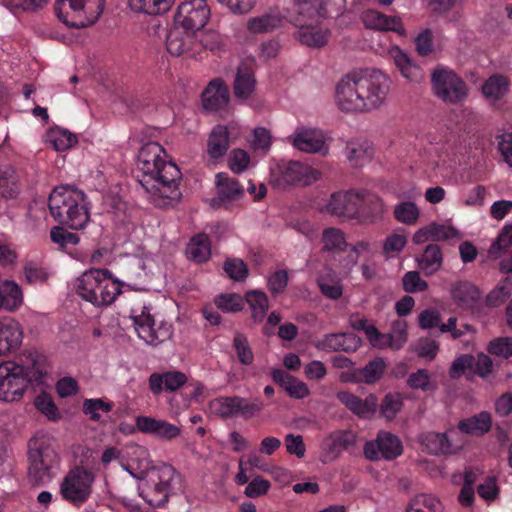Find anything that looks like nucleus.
Segmentation results:
<instances>
[{"label": "nucleus", "mask_w": 512, "mask_h": 512, "mask_svg": "<svg viewBox=\"0 0 512 512\" xmlns=\"http://www.w3.org/2000/svg\"><path fill=\"white\" fill-rule=\"evenodd\" d=\"M390 79L378 69L352 72L336 87V101L345 112H366L378 108L385 100Z\"/></svg>", "instance_id": "f257e3e1"}, {"label": "nucleus", "mask_w": 512, "mask_h": 512, "mask_svg": "<svg viewBox=\"0 0 512 512\" xmlns=\"http://www.w3.org/2000/svg\"><path fill=\"white\" fill-rule=\"evenodd\" d=\"M137 168L142 173L139 183L146 192L162 199L179 198L181 172L174 163L166 161V152L159 143L148 142L140 148Z\"/></svg>", "instance_id": "f03ea898"}, {"label": "nucleus", "mask_w": 512, "mask_h": 512, "mask_svg": "<svg viewBox=\"0 0 512 512\" xmlns=\"http://www.w3.org/2000/svg\"><path fill=\"white\" fill-rule=\"evenodd\" d=\"M6 361L0 364V399L6 402L19 400L25 389L31 385L39 387L44 383L45 372L34 357Z\"/></svg>", "instance_id": "7ed1b4c3"}, {"label": "nucleus", "mask_w": 512, "mask_h": 512, "mask_svg": "<svg viewBox=\"0 0 512 512\" xmlns=\"http://www.w3.org/2000/svg\"><path fill=\"white\" fill-rule=\"evenodd\" d=\"M48 207L54 220L70 229H82L89 221L85 194L76 188H55L49 196Z\"/></svg>", "instance_id": "20e7f679"}, {"label": "nucleus", "mask_w": 512, "mask_h": 512, "mask_svg": "<svg viewBox=\"0 0 512 512\" xmlns=\"http://www.w3.org/2000/svg\"><path fill=\"white\" fill-rule=\"evenodd\" d=\"M75 289L79 297L94 306H107L121 293V283L108 269L92 268L76 279Z\"/></svg>", "instance_id": "39448f33"}, {"label": "nucleus", "mask_w": 512, "mask_h": 512, "mask_svg": "<svg viewBox=\"0 0 512 512\" xmlns=\"http://www.w3.org/2000/svg\"><path fill=\"white\" fill-rule=\"evenodd\" d=\"M28 477L36 486L49 483L53 477V469L59 463L54 447V440L44 434L36 435L28 442Z\"/></svg>", "instance_id": "423d86ee"}, {"label": "nucleus", "mask_w": 512, "mask_h": 512, "mask_svg": "<svg viewBox=\"0 0 512 512\" xmlns=\"http://www.w3.org/2000/svg\"><path fill=\"white\" fill-rule=\"evenodd\" d=\"M104 0H56L58 19L71 28H85L94 24L104 9Z\"/></svg>", "instance_id": "0eeeda50"}, {"label": "nucleus", "mask_w": 512, "mask_h": 512, "mask_svg": "<svg viewBox=\"0 0 512 512\" xmlns=\"http://www.w3.org/2000/svg\"><path fill=\"white\" fill-rule=\"evenodd\" d=\"M93 482V474L84 467L77 466L64 476L59 493L64 501L79 508L90 498Z\"/></svg>", "instance_id": "6e6552de"}, {"label": "nucleus", "mask_w": 512, "mask_h": 512, "mask_svg": "<svg viewBox=\"0 0 512 512\" xmlns=\"http://www.w3.org/2000/svg\"><path fill=\"white\" fill-rule=\"evenodd\" d=\"M263 407L264 403L260 398L248 399L240 396H220L209 402L210 411L223 420L238 417L248 420Z\"/></svg>", "instance_id": "1a4fd4ad"}, {"label": "nucleus", "mask_w": 512, "mask_h": 512, "mask_svg": "<svg viewBox=\"0 0 512 512\" xmlns=\"http://www.w3.org/2000/svg\"><path fill=\"white\" fill-rule=\"evenodd\" d=\"M271 177L275 186L286 189L296 185H311L319 179L320 172L299 161L281 160L271 169Z\"/></svg>", "instance_id": "9d476101"}, {"label": "nucleus", "mask_w": 512, "mask_h": 512, "mask_svg": "<svg viewBox=\"0 0 512 512\" xmlns=\"http://www.w3.org/2000/svg\"><path fill=\"white\" fill-rule=\"evenodd\" d=\"M431 84L434 94L443 102L458 104L468 94L466 83L453 70L439 67L432 72Z\"/></svg>", "instance_id": "9b49d317"}, {"label": "nucleus", "mask_w": 512, "mask_h": 512, "mask_svg": "<svg viewBox=\"0 0 512 512\" xmlns=\"http://www.w3.org/2000/svg\"><path fill=\"white\" fill-rule=\"evenodd\" d=\"M133 313H136L133 310ZM137 335L147 344L157 346L171 338L173 335V326L168 322H160L156 327L155 319L150 313V309L143 306L139 314L131 316Z\"/></svg>", "instance_id": "f8f14e48"}, {"label": "nucleus", "mask_w": 512, "mask_h": 512, "mask_svg": "<svg viewBox=\"0 0 512 512\" xmlns=\"http://www.w3.org/2000/svg\"><path fill=\"white\" fill-rule=\"evenodd\" d=\"M209 16L210 9L205 0H188L178 6L174 24L197 34L204 28Z\"/></svg>", "instance_id": "ddd939ff"}, {"label": "nucleus", "mask_w": 512, "mask_h": 512, "mask_svg": "<svg viewBox=\"0 0 512 512\" xmlns=\"http://www.w3.org/2000/svg\"><path fill=\"white\" fill-rule=\"evenodd\" d=\"M179 483L180 475L171 465L165 464L159 469L158 481L145 500L153 507H164L170 495L175 494L180 488L177 487Z\"/></svg>", "instance_id": "4468645a"}, {"label": "nucleus", "mask_w": 512, "mask_h": 512, "mask_svg": "<svg viewBox=\"0 0 512 512\" xmlns=\"http://www.w3.org/2000/svg\"><path fill=\"white\" fill-rule=\"evenodd\" d=\"M402 451L401 440L387 431H380L375 440L368 441L364 445V455L371 461L394 460L402 454Z\"/></svg>", "instance_id": "2eb2a0df"}, {"label": "nucleus", "mask_w": 512, "mask_h": 512, "mask_svg": "<svg viewBox=\"0 0 512 512\" xmlns=\"http://www.w3.org/2000/svg\"><path fill=\"white\" fill-rule=\"evenodd\" d=\"M288 139L294 148L306 153L326 155L329 151L325 135L319 129L304 126L297 127Z\"/></svg>", "instance_id": "dca6fc26"}, {"label": "nucleus", "mask_w": 512, "mask_h": 512, "mask_svg": "<svg viewBox=\"0 0 512 512\" xmlns=\"http://www.w3.org/2000/svg\"><path fill=\"white\" fill-rule=\"evenodd\" d=\"M216 195L211 200L214 208L228 209L244 195V187L238 180L220 172L215 176Z\"/></svg>", "instance_id": "f3484780"}, {"label": "nucleus", "mask_w": 512, "mask_h": 512, "mask_svg": "<svg viewBox=\"0 0 512 512\" xmlns=\"http://www.w3.org/2000/svg\"><path fill=\"white\" fill-rule=\"evenodd\" d=\"M356 436L351 430H335L324 438L321 444V461L331 462L340 457L342 452L355 445Z\"/></svg>", "instance_id": "a211bd4d"}, {"label": "nucleus", "mask_w": 512, "mask_h": 512, "mask_svg": "<svg viewBox=\"0 0 512 512\" xmlns=\"http://www.w3.org/2000/svg\"><path fill=\"white\" fill-rule=\"evenodd\" d=\"M196 36L197 34H194V32L174 24L166 38L167 51L172 56L187 55L195 58L194 44L196 43Z\"/></svg>", "instance_id": "6ab92c4d"}, {"label": "nucleus", "mask_w": 512, "mask_h": 512, "mask_svg": "<svg viewBox=\"0 0 512 512\" xmlns=\"http://www.w3.org/2000/svg\"><path fill=\"white\" fill-rule=\"evenodd\" d=\"M359 199V191L333 193L327 204V210L339 217L356 218L359 213Z\"/></svg>", "instance_id": "aec40b11"}, {"label": "nucleus", "mask_w": 512, "mask_h": 512, "mask_svg": "<svg viewBox=\"0 0 512 512\" xmlns=\"http://www.w3.org/2000/svg\"><path fill=\"white\" fill-rule=\"evenodd\" d=\"M136 429L167 441L180 435V428L176 425L149 416H138L136 418Z\"/></svg>", "instance_id": "412c9836"}, {"label": "nucleus", "mask_w": 512, "mask_h": 512, "mask_svg": "<svg viewBox=\"0 0 512 512\" xmlns=\"http://www.w3.org/2000/svg\"><path fill=\"white\" fill-rule=\"evenodd\" d=\"M187 382V376L181 371L154 372L148 378L149 389L153 395L158 396L163 390L174 392Z\"/></svg>", "instance_id": "4be33fe9"}, {"label": "nucleus", "mask_w": 512, "mask_h": 512, "mask_svg": "<svg viewBox=\"0 0 512 512\" xmlns=\"http://www.w3.org/2000/svg\"><path fill=\"white\" fill-rule=\"evenodd\" d=\"M345 4L346 0H297L296 10L300 15L307 10L310 15L336 17L342 13Z\"/></svg>", "instance_id": "5701e85b"}, {"label": "nucleus", "mask_w": 512, "mask_h": 512, "mask_svg": "<svg viewBox=\"0 0 512 512\" xmlns=\"http://www.w3.org/2000/svg\"><path fill=\"white\" fill-rule=\"evenodd\" d=\"M455 435H457L456 429H451L448 433L428 432L423 442L430 454H453L462 447V443L454 442Z\"/></svg>", "instance_id": "b1692460"}, {"label": "nucleus", "mask_w": 512, "mask_h": 512, "mask_svg": "<svg viewBox=\"0 0 512 512\" xmlns=\"http://www.w3.org/2000/svg\"><path fill=\"white\" fill-rule=\"evenodd\" d=\"M337 399L352 413L361 418H369L376 412L378 405L376 396L370 394L364 400L348 392L340 391Z\"/></svg>", "instance_id": "393cba45"}, {"label": "nucleus", "mask_w": 512, "mask_h": 512, "mask_svg": "<svg viewBox=\"0 0 512 512\" xmlns=\"http://www.w3.org/2000/svg\"><path fill=\"white\" fill-rule=\"evenodd\" d=\"M230 99L228 87L222 79H213L202 93L205 109L217 111L224 108Z\"/></svg>", "instance_id": "a878e982"}, {"label": "nucleus", "mask_w": 512, "mask_h": 512, "mask_svg": "<svg viewBox=\"0 0 512 512\" xmlns=\"http://www.w3.org/2000/svg\"><path fill=\"white\" fill-rule=\"evenodd\" d=\"M294 25L298 27L296 38L301 44L313 48H321L327 44L330 35L328 29L312 23H303L299 19L296 20Z\"/></svg>", "instance_id": "bb28decb"}, {"label": "nucleus", "mask_w": 512, "mask_h": 512, "mask_svg": "<svg viewBox=\"0 0 512 512\" xmlns=\"http://www.w3.org/2000/svg\"><path fill=\"white\" fill-rule=\"evenodd\" d=\"M385 368V361L382 358H375L364 367L353 369L345 378L343 377V380L353 383L373 384L383 376Z\"/></svg>", "instance_id": "cd10ccee"}, {"label": "nucleus", "mask_w": 512, "mask_h": 512, "mask_svg": "<svg viewBox=\"0 0 512 512\" xmlns=\"http://www.w3.org/2000/svg\"><path fill=\"white\" fill-rule=\"evenodd\" d=\"M23 332L17 321L6 318L0 321V355L16 350L22 343Z\"/></svg>", "instance_id": "c85d7f7f"}, {"label": "nucleus", "mask_w": 512, "mask_h": 512, "mask_svg": "<svg viewBox=\"0 0 512 512\" xmlns=\"http://www.w3.org/2000/svg\"><path fill=\"white\" fill-rule=\"evenodd\" d=\"M458 235V231L452 226L431 223L416 231L412 240L415 244H422L429 240L448 241L457 238Z\"/></svg>", "instance_id": "c756f323"}, {"label": "nucleus", "mask_w": 512, "mask_h": 512, "mask_svg": "<svg viewBox=\"0 0 512 512\" xmlns=\"http://www.w3.org/2000/svg\"><path fill=\"white\" fill-rule=\"evenodd\" d=\"M361 338L354 333H332L327 334L321 341L322 348L332 351L355 352L361 346Z\"/></svg>", "instance_id": "7c9ffc66"}, {"label": "nucleus", "mask_w": 512, "mask_h": 512, "mask_svg": "<svg viewBox=\"0 0 512 512\" xmlns=\"http://www.w3.org/2000/svg\"><path fill=\"white\" fill-rule=\"evenodd\" d=\"M391 55L396 67L404 78L415 83H419L424 79L423 69L415 64L404 51L394 48L391 51Z\"/></svg>", "instance_id": "2f4dec72"}, {"label": "nucleus", "mask_w": 512, "mask_h": 512, "mask_svg": "<svg viewBox=\"0 0 512 512\" xmlns=\"http://www.w3.org/2000/svg\"><path fill=\"white\" fill-rule=\"evenodd\" d=\"M230 147V135L228 128L217 125L211 131L207 141V153L212 159L222 158Z\"/></svg>", "instance_id": "473e14b6"}, {"label": "nucleus", "mask_w": 512, "mask_h": 512, "mask_svg": "<svg viewBox=\"0 0 512 512\" xmlns=\"http://www.w3.org/2000/svg\"><path fill=\"white\" fill-rule=\"evenodd\" d=\"M359 198V213L356 215V218L363 217L374 221L382 216L384 205L376 194L367 190H361L359 191Z\"/></svg>", "instance_id": "72a5a7b5"}, {"label": "nucleus", "mask_w": 512, "mask_h": 512, "mask_svg": "<svg viewBox=\"0 0 512 512\" xmlns=\"http://www.w3.org/2000/svg\"><path fill=\"white\" fill-rule=\"evenodd\" d=\"M186 256L189 260L202 264L207 262L211 257V242L206 233H198L194 235L186 248Z\"/></svg>", "instance_id": "f704fd0d"}, {"label": "nucleus", "mask_w": 512, "mask_h": 512, "mask_svg": "<svg viewBox=\"0 0 512 512\" xmlns=\"http://www.w3.org/2000/svg\"><path fill=\"white\" fill-rule=\"evenodd\" d=\"M492 427L491 414L487 411H482L469 418L462 419L458 423V430L462 433L482 436L490 431Z\"/></svg>", "instance_id": "c9c22d12"}, {"label": "nucleus", "mask_w": 512, "mask_h": 512, "mask_svg": "<svg viewBox=\"0 0 512 512\" xmlns=\"http://www.w3.org/2000/svg\"><path fill=\"white\" fill-rule=\"evenodd\" d=\"M255 85L253 70L247 65L239 66L233 86L235 97L241 100L248 99L254 92Z\"/></svg>", "instance_id": "e433bc0d"}, {"label": "nucleus", "mask_w": 512, "mask_h": 512, "mask_svg": "<svg viewBox=\"0 0 512 512\" xmlns=\"http://www.w3.org/2000/svg\"><path fill=\"white\" fill-rule=\"evenodd\" d=\"M418 268L426 275L435 274L442 266L443 255L439 245L429 244L417 259Z\"/></svg>", "instance_id": "4c0bfd02"}, {"label": "nucleus", "mask_w": 512, "mask_h": 512, "mask_svg": "<svg viewBox=\"0 0 512 512\" xmlns=\"http://www.w3.org/2000/svg\"><path fill=\"white\" fill-rule=\"evenodd\" d=\"M452 299L463 308L472 307L480 298L478 288L468 281H458L451 288Z\"/></svg>", "instance_id": "58836bf2"}, {"label": "nucleus", "mask_w": 512, "mask_h": 512, "mask_svg": "<svg viewBox=\"0 0 512 512\" xmlns=\"http://www.w3.org/2000/svg\"><path fill=\"white\" fill-rule=\"evenodd\" d=\"M283 18L277 12H270L258 17L250 18L247 30L252 34H263L274 31L282 26Z\"/></svg>", "instance_id": "ea45409f"}, {"label": "nucleus", "mask_w": 512, "mask_h": 512, "mask_svg": "<svg viewBox=\"0 0 512 512\" xmlns=\"http://www.w3.org/2000/svg\"><path fill=\"white\" fill-rule=\"evenodd\" d=\"M366 28L375 30L397 31L400 21L395 17L387 16L376 10H367L362 16Z\"/></svg>", "instance_id": "a19ab883"}, {"label": "nucleus", "mask_w": 512, "mask_h": 512, "mask_svg": "<svg viewBox=\"0 0 512 512\" xmlns=\"http://www.w3.org/2000/svg\"><path fill=\"white\" fill-rule=\"evenodd\" d=\"M23 301L21 288L13 281H4L0 286V308L14 311Z\"/></svg>", "instance_id": "79ce46f5"}, {"label": "nucleus", "mask_w": 512, "mask_h": 512, "mask_svg": "<svg viewBox=\"0 0 512 512\" xmlns=\"http://www.w3.org/2000/svg\"><path fill=\"white\" fill-rule=\"evenodd\" d=\"M509 84L506 76L493 74L482 85V93L486 98L500 100L507 93Z\"/></svg>", "instance_id": "37998d69"}, {"label": "nucleus", "mask_w": 512, "mask_h": 512, "mask_svg": "<svg viewBox=\"0 0 512 512\" xmlns=\"http://www.w3.org/2000/svg\"><path fill=\"white\" fill-rule=\"evenodd\" d=\"M175 0H129L132 10L149 15H162L170 10Z\"/></svg>", "instance_id": "c03bdc74"}, {"label": "nucleus", "mask_w": 512, "mask_h": 512, "mask_svg": "<svg viewBox=\"0 0 512 512\" xmlns=\"http://www.w3.org/2000/svg\"><path fill=\"white\" fill-rule=\"evenodd\" d=\"M244 301H246L252 309L254 321H263L269 306L266 294L260 291H249L246 293Z\"/></svg>", "instance_id": "a18cd8bd"}, {"label": "nucleus", "mask_w": 512, "mask_h": 512, "mask_svg": "<svg viewBox=\"0 0 512 512\" xmlns=\"http://www.w3.org/2000/svg\"><path fill=\"white\" fill-rule=\"evenodd\" d=\"M18 194L14 170L8 166H0V196L14 198Z\"/></svg>", "instance_id": "49530a36"}, {"label": "nucleus", "mask_w": 512, "mask_h": 512, "mask_svg": "<svg viewBox=\"0 0 512 512\" xmlns=\"http://www.w3.org/2000/svg\"><path fill=\"white\" fill-rule=\"evenodd\" d=\"M323 249L326 251H344L347 243L343 232L337 228H326L322 233Z\"/></svg>", "instance_id": "de8ad7c7"}, {"label": "nucleus", "mask_w": 512, "mask_h": 512, "mask_svg": "<svg viewBox=\"0 0 512 512\" xmlns=\"http://www.w3.org/2000/svg\"><path fill=\"white\" fill-rule=\"evenodd\" d=\"M214 303L224 313H235L244 308L245 301L239 294L224 293L216 296Z\"/></svg>", "instance_id": "09e8293b"}, {"label": "nucleus", "mask_w": 512, "mask_h": 512, "mask_svg": "<svg viewBox=\"0 0 512 512\" xmlns=\"http://www.w3.org/2000/svg\"><path fill=\"white\" fill-rule=\"evenodd\" d=\"M51 241L59 246L61 250H68L79 243L77 234L69 232L62 226H55L50 230Z\"/></svg>", "instance_id": "8fccbe9b"}, {"label": "nucleus", "mask_w": 512, "mask_h": 512, "mask_svg": "<svg viewBox=\"0 0 512 512\" xmlns=\"http://www.w3.org/2000/svg\"><path fill=\"white\" fill-rule=\"evenodd\" d=\"M233 348L242 365L250 366L254 362V353L247 337L242 333H236L233 339Z\"/></svg>", "instance_id": "3c124183"}, {"label": "nucleus", "mask_w": 512, "mask_h": 512, "mask_svg": "<svg viewBox=\"0 0 512 512\" xmlns=\"http://www.w3.org/2000/svg\"><path fill=\"white\" fill-rule=\"evenodd\" d=\"M441 507V503L437 498L422 494L412 501L406 512H440Z\"/></svg>", "instance_id": "603ef678"}, {"label": "nucleus", "mask_w": 512, "mask_h": 512, "mask_svg": "<svg viewBox=\"0 0 512 512\" xmlns=\"http://www.w3.org/2000/svg\"><path fill=\"white\" fill-rule=\"evenodd\" d=\"M346 156L352 165L359 166L364 159L372 156V151L366 143L348 141L346 145Z\"/></svg>", "instance_id": "864d4df0"}, {"label": "nucleus", "mask_w": 512, "mask_h": 512, "mask_svg": "<svg viewBox=\"0 0 512 512\" xmlns=\"http://www.w3.org/2000/svg\"><path fill=\"white\" fill-rule=\"evenodd\" d=\"M113 409L112 402H106L101 398H90L85 399L83 402V412L90 416L92 421L98 422L101 419V415L98 411L105 413L110 412Z\"/></svg>", "instance_id": "5fc2aeb1"}, {"label": "nucleus", "mask_w": 512, "mask_h": 512, "mask_svg": "<svg viewBox=\"0 0 512 512\" xmlns=\"http://www.w3.org/2000/svg\"><path fill=\"white\" fill-rule=\"evenodd\" d=\"M195 47V58L199 55H201L202 51L210 50V51H216L220 48V41L218 34L211 32V33H204L202 30H200L199 33H197L196 36V43L194 44Z\"/></svg>", "instance_id": "6e6d98bb"}, {"label": "nucleus", "mask_w": 512, "mask_h": 512, "mask_svg": "<svg viewBox=\"0 0 512 512\" xmlns=\"http://www.w3.org/2000/svg\"><path fill=\"white\" fill-rule=\"evenodd\" d=\"M49 137L50 142L57 151L68 150L77 143L76 136L65 129L54 130Z\"/></svg>", "instance_id": "4d7b16f0"}, {"label": "nucleus", "mask_w": 512, "mask_h": 512, "mask_svg": "<svg viewBox=\"0 0 512 512\" xmlns=\"http://www.w3.org/2000/svg\"><path fill=\"white\" fill-rule=\"evenodd\" d=\"M223 269L232 280L237 282L244 281L248 276V267L246 263L239 258L227 259Z\"/></svg>", "instance_id": "13d9d810"}, {"label": "nucleus", "mask_w": 512, "mask_h": 512, "mask_svg": "<svg viewBox=\"0 0 512 512\" xmlns=\"http://www.w3.org/2000/svg\"><path fill=\"white\" fill-rule=\"evenodd\" d=\"M394 216L397 221L411 225L419 217V210L413 202H401L394 209Z\"/></svg>", "instance_id": "bf43d9fd"}, {"label": "nucleus", "mask_w": 512, "mask_h": 512, "mask_svg": "<svg viewBox=\"0 0 512 512\" xmlns=\"http://www.w3.org/2000/svg\"><path fill=\"white\" fill-rule=\"evenodd\" d=\"M403 405L402 398L398 393H388L380 404V413L386 419H393L401 410Z\"/></svg>", "instance_id": "052dcab7"}, {"label": "nucleus", "mask_w": 512, "mask_h": 512, "mask_svg": "<svg viewBox=\"0 0 512 512\" xmlns=\"http://www.w3.org/2000/svg\"><path fill=\"white\" fill-rule=\"evenodd\" d=\"M35 407L51 421H56L61 418L60 412L52 397L46 393H42L36 397Z\"/></svg>", "instance_id": "680f3d73"}, {"label": "nucleus", "mask_w": 512, "mask_h": 512, "mask_svg": "<svg viewBox=\"0 0 512 512\" xmlns=\"http://www.w3.org/2000/svg\"><path fill=\"white\" fill-rule=\"evenodd\" d=\"M471 330V326L468 324L458 325V319L456 317H450L446 322L441 321L439 326L440 333H449L454 340L461 338Z\"/></svg>", "instance_id": "e2e57ef3"}, {"label": "nucleus", "mask_w": 512, "mask_h": 512, "mask_svg": "<svg viewBox=\"0 0 512 512\" xmlns=\"http://www.w3.org/2000/svg\"><path fill=\"white\" fill-rule=\"evenodd\" d=\"M512 245V224H505L499 235L494 240L489 250L493 256H498L501 251Z\"/></svg>", "instance_id": "0e129e2a"}, {"label": "nucleus", "mask_w": 512, "mask_h": 512, "mask_svg": "<svg viewBox=\"0 0 512 512\" xmlns=\"http://www.w3.org/2000/svg\"><path fill=\"white\" fill-rule=\"evenodd\" d=\"M402 285L408 293L423 292L428 288V283L421 279L417 271L406 272L402 278Z\"/></svg>", "instance_id": "69168bd1"}, {"label": "nucleus", "mask_w": 512, "mask_h": 512, "mask_svg": "<svg viewBox=\"0 0 512 512\" xmlns=\"http://www.w3.org/2000/svg\"><path fill=\"white\" fill-rule=\"evenodd\" d=\"M407 384L412 389H420L422 391H431L434 389L430 381V374L426 369H419L411 373L407 379Z\"/></svg>", "instance_id": "338daca9"}, {"label": "nucleus", "mask_w": 512, "mask_h": 512, "mask_svg": "<svg viewBox=\"0 0 512 512\" xmlns=\"http://www.w3.org/2000/svg\"><path fill=\"white\" fill-rule=\"evenodd\" d=\"M488 351L496 356L509 358L512 356V338L500 337L490 342Z\"/></svg>", "instance_id": "774afa93"}]
</instances>
